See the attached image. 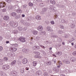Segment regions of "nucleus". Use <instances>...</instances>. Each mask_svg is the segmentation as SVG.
I'll use <instances>...</instances> for the list:
<instances>
[{"label": "nucleus", "instance_id": "1", "mask_svg": "<svg viewBox=\"0 0 76 76\" xmlns=\"http://www.w3.org/2000/svg\"><path fill=\"white\" fill-rule=\"evenodd\" d=\"M10 68V66L7 65H4L2 66V69L4 70H8Z\"/></svg>", "mask_w": 76, "mask_h": 76}, {"label": "nucleus", "instance_id": "2", "mask_svg": "<svg viewBox=\"0 0 76 76\" xmlns=\"http://www.w3.org/2000/svg\"><path fill=\"white\" fill-rule=\"evenodd\" d=\"M19 40L21 42H25V38L23 37H20L19 38Z\"/></svg>", "mask_w": 76, "mask_h": 76}, {"label": "nucleus", "instance_id": "3", "mask_svg": "<svg viewBox=\"0 0 76 76\" xmlns=\"http://www.w3.org/2000/svg\"><path fill=\"white\" fill-rule=\"evenodd\" d=\"M6 7V3L4 2H1L0 3V7Z\"/></svg>", "mask_w": 76, "mask_h": 76}, {"label": "nucleus", "instance_id": "4", "mask_svg": "<svg viewBox=\"0 0 76 76\" xmlns=\"http://www.w3.org/2000/svg\"><path fill=\"white\" fill-rule=\"evenodd\" d=\"M8 8L9 10H13V9H15V8H16V6H8Z\"/></svg>", "mask_w": 76, "mask_h": 76}, {"label": "nucleus", "instance_id": "5", "mask_svg": "<svg viewBox=\"0 0 76 76\" xmlns=\"http://www.w3.org/2000/svg\"><path fill=\"white\" fill-rule=\"evenodd\" d=\"M28 62V61L26 58H24L22 60V63L24 64H25Z\"/></svg>", "mask_w": 76, "mask_h": 76}, {"label": "nucleus", "instance_id": "6", "mask_svg": "<svg viewBox=\"0 0 76 76\" xmlns=\"http://www.w3.org/2000/svg\"><path fill=\"white\" fill-rule=\"evenodd\" d=\"M14 24L15 26H18V23L17 22H15V23L13 22L11 23V25H12V26H13V25H14Z\"/></svg>", "mask_w": 76, "mask_h": 76}, {"label": "nucleus", "instance_id": "7", "mask_svg": "<svg viewBox=\"0 0 76 76\" xmlns=\"http://www.w3.org/2000/svg\"><path fill=\"white\" fill-rule=\"evenodd\" d=\"M43 29V27L41 26H39L38 27V30L39 31H41Z\"/></svg>", "mask_w": 76, "mask_h": 76}, {"label": "nucleus", "instance_id": "8", "mask_svg": "<svg viewBox=\"0 0 76 76\" xmlns=\"http://www.w3.org/2000/svg\"><path fill=\"white\" fill-rule=\"evenodd\" d=\"M47 29L48 31H50V32L51 31H53V29H52L51 27L50 26H48L47 27Z\"/></svg>", "mask_w": 76, "mask_h": 76}, {"label": "nucleus", "instance_id": "9", "mask_svg": "<svg viewBox=\"0 0 76 76\" xmlns=\"http://www.w3.org/2000/svg\"><path fill=\"white\" fill-rule=\"evenodd\" d=\"M9 17L7 15L5 16L3 18V19L4 20H9Z\"/></svg>", "mask_w": 76, "mask_h": 76}, {"label": "nucleus", "instance_id": "10", "mask_svg": "<svg viewBox=\"0 0 76 76\" xmlns=\"http://www.w3.org/2000/svg\"><path fill=\"white\" fill-rule=\"evenodd\" d=\"M70 60L72 62H75V61H76V59L75 58L72 57L70 58Z\"/></svg>", "mask_w": 76, "mask_h": 76}, {"label": "nucleus", "instance_id": "11", "mask_svg": "<svg viewBox=\"0 0 76 76\" xmlns=\"http://www.w3.org/2000/svg\"><path fill=\"white\" fill-rule=\"evenodd\" d=\"M16 12L18 13H22V10L18 9L16 10Z\"/></svg>", "mask_w": 76, "mask_h": 76}, {"label": "nucleus", "instance_id": "12", "mask_svg": "<svg viewBox=\"0 0 76 76\" xmlns=\"http://www.w3.org/2000/svg\"><path fill=\"white\" fill-rule=\"evenodd\" d=\"M33 34L34 35H37V34H38V31H37V30H34L33 31Z\"/></svg>", "mask_w": 76, "mask_h": 76}, {"label": "nucleus", "instance_id": "13", "mask_svg": "<svg viewBox=\"0 0 76 76\" xmlns=\"http://www.w3.org/2000/svg\"><path fill=\"white\" fill-rule=\"evenodd\" d=\"M61 54H62L61 52V51H59L57 52L56 54V55H58V56H61Z\"/></svg>", "mask_w": 76, "mask_h": 76}, {"label": "nucleus", "instance_id": "14", "mask_svg": "<svg viewBox=\"0 0 76 76\" xmlns=\"http://www.w3.org/2000/svg\"><path fill=\"white\" fill-rule=\"evenodd\" d=\"M50 2L53 4H56V2L54 1V0H50Z\"/></svg>", "mask_w": 76, "mask_h": 76}, {"label": "nucleus", "instance_id": "15", "mask_svg": "<svg viewBox=\"0 0 76 76\" xmlns=\"http://www.w3.org/2000/svg\"><path fill=\"white\" fill-rule=\"evenodd\" d=\"M11 16H14V17H15V16H16V13L15 12H13L11 13Z\"/></svg>", "mask_w": 76, "mask_h": 76}, {"label": "nucleus", "instance_id": "16", "mask_svg": "<svg viewBox=\"0 0 76 76\" xmlns=\"http://www.w3.org/2000/svg\"><path fill=\"white\" fill-rule=\"evenodd\" d=\"M37 64V62L36 61H34L33 62V66L35 67L36 66V65Z\"/></svg>", "mask_w": 76, "mask_h": 76}, {"label": "nucleus", "instance_id": "17", "mask_svg": "<svg viewBox=\"0 0 76 76\" xmlns=\"http://www.w3.org/2000/svg\"><path fill=\"white\" fill-rule=\"evenodd\" d=\"M63 62L64 63H66V64H70V62L69 61H66V60H64L63 61Z\"/></svg>", "mask_w": 76, "mask_h": 76}, {"label": "nucleus", "instance_id": "18", "mask_svg": "<svg viewBox=\"0 0 76 76\" xmlns=\"http://www.w3.org/2000/svg\"><path fill=\"white\" fill-rule=\"evenodd\" d=\"M36 18L38 20H40L41 19V16H39L37 15L36 16Z\"/></svg>", "mask_w": 76, "mask_h": 76}, {"label": "nucleus", "instance_id": "19", "mask_svg": "<svg viewBox=\"0 0 76 76\" xmlns=\"http://www.w3.org/2000/svg\"><path fill=\"white\" fill-rule=\"evenodd\" d=\"M11 50H12L13 52H15L16 51V50H17V48H11Z\"/></svg>", "mask_w": 76, "mask_h": 76}, {"label": "nucleus", "instance_id": "20", "mask_svg": "<svg viewBox=\"0 0 76 76\" xmlns=\"http://www.w3.org/2000/svg\"><path fill=\"white\" fill-rule=\"evenodd\" d=\"M16 63V61L15 60L11 63V64L12 65H15Z\"/></svg>", "mask_w": 76, "mask_h": 76}, {"label": "nucleus", "instance_id": "21", "mask_svg": "<svg viewBox=\"0 0 76 76\" xmlns=\"http://www.w3.org/2000/svg\"><path fill=\"white\" fill-rule=\"evenodd\" d=\"M39 5H40V6H41V7H44L45 6V4L43 3H41Z\"/></svg>", "mask_w": 76, "mask_h": 76}, {"label": "nucleus", "instance_id": "22", "mask_svg": "<svg viewBox=\"0 0 76 76\" xmlns=\"http://www.w3.org/2000/svg\"><path fill=\"white\" fill-rule=\"evenodd\" d=\"M15 53H12L11 54L10 57H15Z\"/></svg>", "mask_w": 76, "mask_h": 76}, {"label": "nucleus", "instance_id": "23", "mask_svg": "<svg viewBox=\"0 0 76 76\" xmlns=\"http://www.w3.org/2000/svg\"><path fill=\"white\" fill-rule=\"evenodd\" d=\"M13 32L14 34H16L18 33V30L16 29H15L13 31Z\"/></svg>", "mask_w": 76, "mask_h": 76}, {"label": "nucleus", "instance_id": "24", "mask_svg": "<svg viewBox=\"0 0 76 76\" xmlns=\"http://www.w3.org/2000/svg\"><path fill=\"white\" fill-rule=\"evenodd\" d=\"M51 62L48 61L46 63V64L49 66L50 65H51Z\"/></svg>", "mask_w": 76, "mask_h": 76}, {"label": "nucleus", "instance_id": "25", "mask_svg": "<svg viewBox=\"0 0 76 76\" xmlns=\"http://www.w3.org/2000/svg\"><path fill=\"white\" fill-rule=\"evenodd\" d=\"M74 40H75V39H74L73 38H72L71 40H69V41L70 42H73Z\"/></svg>", "mask_w": 76, "mask_h": 76}, {"label": "nucleus", "instance_id": "26", "mask_svg": "<svg viewBox=\"0 0 76 76\" xmlns=\"http://www.w3.org/2000/svg\"><path fill=\"white\" fill-rule=\"evenodd\" d=\"M44 76H48V74L47 72H45L44 74Z\"/></svg>", "mask_w": 76, "mask_h": 76}, {"label": "nucleus", "instance_id": "27", "mask_svg": "<svg viewBox=\"0 0 76 76\" xmlns=\"http://www.w3.org/2000/svg\"><path fill=\"white\" fill-rule=\"evenodd\" d=\"M34 54H37L38 55H40V53L38 52H34Z\"/></svg>", "mask_w": 76, "mask_h": 76}, {"label": "nucleus", "instance_id": "28", "mask_svg": "<svg viewBox=\"0 0 76 76\" xmlns=\"http://www.w3.org/2000/svg\"><path fill=\"white\" fill-rule=\"evenodd\" d=\"M1 76H6V73L2 72L1 74Z\"/></svg>", "mask_w": 76, "mask_h": 76}, {"label": "nucleus", "instance_id": "29", "mask_svg": "<svg viewBox=\"0 0 76 76\" xmlns=\"http://www.w3.org/2000/svg\"><path fill=\"white\" fill-rule=\"evenodd\" d=\"M28 5L29 6H31V7L33 6V4H32V3L29 2L28 3Z\"/></svg>", "mask_w": 76, "mask_h": 76}, {"label": "nucleus", "instance_id": "30", "mask_svg": "<svg viewBox=\"0 0 76 76\" xmlns=\"http://www.w3.org/2000/svg\"><path fill=\"white\" fill-rule=\"evenodd\" d=\"M40 73H41V71H38L36 72V74L38 75H39Z\"/></svg>", "mask_w": 76, "mask_h": 76}, {"label": "nucleus", "instance_id": "31", "mask_svg": "<svg viewBox=\"0 0 76 76\" xmlns=\"http://www.w3.org/2000/svg\"><path fill=\"white\" fill-rule=\"evenodd\" d=\"M58 63L60 65V66H61V65H63V64H62V62H61L60 61H58Z\"/></svg>", "mask_w": 76, "mask_h": 76}, {"label": "nucleus", "instance_id": "32", "mask_svg": "<svg viewBox=\"0 0 76 76\" xmlns=\"http://www.w3.org/2000/svg\"><path fill=\"white\" fill-rule=\"evenodd\" d=\"M73 56H76V51H74L72 53Z\"/></svg>", "mask_w": 76, "mask_h": 76}, {"label": "nucleus", "instance_id": "33", "mask_svg": "<svg viewBox=\"0 0 76 76\" xmlns=\"http://www.w3.org/2000/svg\"><path fill=\"white\" fill-rule=\"evenodd\" d=\"M18 30H19V31H22V28L20 27H18Z\"/></svg>", "mask_w": 76, "mask_h": 76}, {"label": "nucleus", "instance_id": "34", "mask_svg": "<svg viewBox=\"0 0 76 76\" xmlns=\"http://www.w3.org/2000/svg\"><path fill=\"white\" fill-rule=\"evenodd\" d=\"M6 1L8 3H11L12 2V0H6Z\"/></svg>", "mask_w": 76, "mask_h": 76}, {"label": "nucleus", "instance_id": "35", "mask_svg": "<svg viewBox=\"0 0 76 76\" xmlns=\"http://www.w3.org/2000/svg\"><path fill=\"white\" fill-rule=\"evenodd\" d=\"M52 61L53 62V63H54L55 64L56 63V61L54 59L52 60Z\"/></svg>", "mask_w": 76, "mask_h": 76}, {"label": "nucleus", "instance_id": "36", "mask_svg": "<svg viewBox=\"0 0 76 76\" xmlns=\"http://www.w3.org/2000/svg\"><path fill=\"white\" fill-rule=\"evenodd\" d=\"M50 23L51 24H52V25H54V24L55 23L54 21L53 20L51 21L50 22Z\"/></svg>", "mask_w": 76, "mask_h": 76}, {"label": "nucleus", "instance_id": "37", "mask_svg": "<svg viewBox=\"0 0 76 76\" xmlns=\"http://www.w3.org/2000/svg\"><path fill=\"white\" fill-rule=\"evenodd\" d=\"M61 22H62V23H64V22H65V20L63 19H62Z\"/></svg>", "mask_w": 76, "mask_h": 76}, {"label": "nucleus", "instance_id": "38", "mask_svg": "<svg viewBox=\"0 0 76 76\" xmlns=\"http://www.w3.org/2000/svg\"><path fill=\"white\" fill-rule=\"evenodd\" d=\"M21 72L22 73H24V69H23L21 70Z\"/></svg>", "mask_w": 76, "mask_h": 76}, {"label": "nucleus", "instance_id": "39", "mask_svg": "<svg viewBox=\"0 0 76 76\" xmlns=\"http://www.w3.org/2000/svg\"><path fill=\"white\" fill-rule=\"evenodd\" d=\"M4 59L5 61H7V60H8V58H7L6 57L4 58Z\"/></svg>", "mask_w": 76, "mask_h": 76}, {"label": "nucleus", "instance_id": "40", "mask_svg": "<svg viewBox=\"0 0 76 76\" xmlns=\"http://www.w3.org/2000/svg\"><path fill=\"white\" fill-rule=\"evenodd\" d=\"M34 57H35V58H39V56H38V55H35L34 56Z\"/></svg>", "mask_w": 76, "mask_h": 76}, {"label": "nucleus", "instance_id": "41", "mask_svg": "<svg viewBox=\"0 0 76 76\" xmlns=\"http://www.w3.org/2000/svg\"><path fill=\"white\" fill-rule=\"evenodd\" d=\"M60 27L61 28V29H64V26H62V25H60Z\"/></svg>", "mask_w": 76, "mask_h": 76}, {"label": "nucleus", "instance_id": "42", "mask_svg": "<svg viewBox=\"0 0 76 76\" xmlns=\"http://www.w3.org/2000/svg\"><path fill=\"white\" fill-rule=\"evenodd\" d=\"M23 51L24 53H26V50L25 49H23Z\"/></svg>", "mask_w": 76, "mask_h": 76}, {"label": "nucleus", "instance_id": "43", "mask_svg": "<svg viewBox=\"0 0 76 76\" xmlns=\"http://www.w3.org/2000/svg\"><path fill=\"white\" fill-rule=\"evenodd\" d=\"M33 50H35L36 49H37V46H35L33 47Z\"/></svg>", "mask_w": 76, "mask_h": 76}, {"label": "nucleus", "instance_id": "44", "mask_svg": "<svg viewBox=\"0 0 76 76\" xmlns=\"http://www.w3.org/2000/svg\"><path fill=\"white\" fill-rule=\"evenodd\" d=\"M3 50V47L1 46H0V51Z\"/></svg>", "mask_w": 76, "mask_h": 76}, {"label": "nucleus", "instance_id": "45", "mask_svg": "<svg viewBox=\"0 0 76 76\" xmlns=\"http://www.w3.org/2000/svg\"><path fill=\"white\" fill-rule=\"evenodd\" d=\"M3 40V37L2 36H0V41H2Z\"/></svg>", "mask_w": 76, "mask_h": 76}, {"label": "nucleus", "instance_id": "46", "mask_svg": "<svg viewBox=\"0 0 76 76\" xmlns=\"http://www.w3.org/2000/svg\"><path fill=\"white\" fill-rule=\"evenodd\" d=\"M27 7V5H25L23 6V8H25V7Z\"/></svg>", "mask_w": 76, "mask_h": 76}, {"label": "nucleus", "instance_id": "47", "mask_svg": "<svg viewBox=\"0 0 76 76\" xmlns=\"http://www.w3.org/2000/svg\"><path fill=\"white\" fill-rule=\"evenodd\" d=\"M2 12H6V10L5 9L3 10Z\"/></svg>", "mask_w": 76, "mask_h": 76}, {"label": "nucleus", "instance_id": "48", "mask_svg": "<svg viewBox=\"0 0 76 76\" xmlns=\"http://www.w3.org/2000/svg\"><path fill=\"white\" fill-rule=\"evenodd\" d=\"M15 18L16 19H18L19 17L18 16L16 15L15 16Z\"/></svg>", "mask_w": 76, "mask_h": 76}, {"label": "nucleus", "instance_id": "49", "mask_svg": "<svg viewBox=\"0 0 76 76\" xmlns=\"http://www.w3.org/2000/svg\"><path fill=\"white\" fill-rule=\"evenodd\" d=\"M37 1H38V2H41L42 1V0H36Z\"/></svg>", "mask_w": 76, "mask_h": 76}, {"label": "nucleus", "instance_id": "50", "mask_svg": "<svg viewBox=\"0 0 76 76\" xmlns=\"http://www.w3.org/2000/svg\"><path fill=\"white\" fill-rule=\"evenodd\" d=\"M39 46H36V49H39Z\"/></svg>", "mask_w": 76, "mask_h": 76}, {"label": "nucleus", "instance_id": "51", "mask_svg": "<svg viewBox=\"0 0 76 76\" xmlns=\"http://www.w3.org/2000/svg\"><path fill=\"white\" fill-rule=\"evenodd\" d=\"M26 70H29V68L28 67H26Z\"/></svg>", "mask_w": 76, "mask_h": 76}, {"label": "nucleus", "instance_id": "52", "mask_svg": "<svg viewBox=\"0 0 76 76\" xmlns=\"http://www.w3.org/2000/svg\"><path fill=\"white\" fill-rule=\"evenodd\" d=\"M60 76H66L64 74H61Z\"/></svg>", "mask_w": 76, "mask_h": 76}, {"label": "nucleus", "instance_id": "53", "mask_svg": "<svg viewBox=\"0 0 76 76\" xmlns=\"http://www.w3.org/2000/svg\"><path fill=\"white\" fill-rule=\"evenodd\" d=\"M22 17H23V18H24V17H25V15L24 14L22 15Z\"/></svg>", "mask_w": 76, "mask_h": 76}, {"label": "nucleus", "instance_id": "54", "mask_svg": "<svg viewBox=\"0 0 76 76\" xmlns=\"http://www.w3.org/2000/svg\"><path fill=\"white\" fill-rule=\"evenodd\" d=\"M6 43L7 44H8V43H9V41H6Z\"/></svg>", "mask_w": 76, "mask_h": 76}, {"label": "nucleus", "instance_id": "55", "mask_svg": "<svg viewBox=\"0 0 76 76\" xmlns=\"http://www.w3.org/2000/svg\"><path fill=\"white\" fill-rule=\"evenodd\" d=\"M72 45V46L74 45V43L72 42L71 43Z\"/></svg>", "mask_w": 76, "mask_h": 76}, {"label": "nucleus", "instance_id": "56", "mask_svg": "<svg viewBox=\"0 0 76 76\" xmlns=\"http://www.w3.org/2000/svg\"><path fill=\"white\" fill-rule=\"evenodd\" d=\"M3 61V60L0 59V63Z\"/></svg>", "mask_w": 76, "mask_h": 76}, {"label": "nucleus", "instance_id": "57", "mask_svg": "<svg viewBox=\"0 0 76 76\" xmlns=\"http://www.w3.org/2000/svg\"><path fill=\"white\" fill-rule=\"evenodd\" d=\"M57 67H58V68H60V65H58Z\"/></svg>", "mask_w": 76, "mask_h": 76}, {"label": "nucleus", "instance_id": "58", "mask_svg": "<svg viewBox=\"0 0 76 76\" xmlns=\"http://www.w3.org/2000/svg\"><path fill=\"white\" fill-rule=\"evenodd\" d=\"M58 33L59 34H62V32L61 31H60V32H58Z\"/></svg>", "mask_w": 76, "mask_h": 76}, {"label": "nucleus", "instance_id": "59", "mask_svg": "<svg viewBox=\"0 0 76 76\" xmlns=\"http://www.w3.org/2000/svg\"><path fill=\"white\" fill-rule=\"evenodd\" d=\"M72 25H73V27H72V28H75V25L74 24H72Z\"/></svg>", "mask_w": 76, "mask_h": 76}, {"label": "nucleus", "instance_id": "60", "mask_svg": "<svg viewBox=\"0 0 76 76\" xmlns=\"http://www.w3.org/2000/svg\"><path fill=\"white\" fill-rule=\"evenodd\" d=\"M62 45H64V42H63L62 43Z\"/></svg>", "mask_w": 76, "mask_h": 76}, {"label": "nucleus", "instance_id": "61", "mask_svg": "<svg viewBox=\"0 0 76 76\" xmlns=\"http://www.w3.org/2000/svg\"><path fill=\"white\" fill-rule=\"evenodd\" d=\"M40 47H42V48H44V46H40Z\"/></svg>", "mask_w": 76, "mask_h": 76}, {"label": "nucleus", "instance_id": "62", "mask_svg": "<svg viewBox=\"0 0 76 76\" xmlns=\"http://www.w3.org/2000/svg\"><path fill=\"white\" fill-rule=\"evenodd\" d=\"M31 40H32V39H33V37H31Z\"/></svg>", "mask_w": 76, "mask_h": 76}, {"label": "nucleus", "instance_id": "63", "mask_svg": "<svg viewBox=\"0 0 76 76\" xmlns=\"http://www.w3.org/2000/svg\"><path fill=\"white\" fill-rule=\"evenodd\" d=\"M53 56H55V57H56V55H55V54H53Z\"/></svg>", "mask_w": 76, "mask_h": 76}, {"label": "nucleus", "instance_id": "64", "mask_svg": "<svg viewBox=\"0 0 76 76\" xmlns=\"http://www.w3.org/2000/svg\"><path fill=\"white\" fill-rule=\"evenodd\" d=\"M75 48H76V44L75 45Z\"/></svg>", "mask_w": 76, "mask_h": 76}]
</instances>
